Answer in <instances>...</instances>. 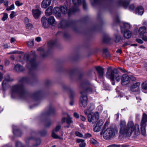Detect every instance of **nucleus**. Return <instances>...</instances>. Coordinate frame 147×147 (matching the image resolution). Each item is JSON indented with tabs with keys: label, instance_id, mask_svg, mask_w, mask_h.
<instances>
[{
	"label": "nucleus",
	"instance_id": "6",
	"mask_svg": "<svg viewBox=\"0 0 147 147\" xmlns=\"http://www.w3.org/2000/svg\"><path fill=\"white\" fill-rule=\"evenodd\" d=\"M91 89L87 88L86 91L83 90L80 92L81 96L80 98V105L81 107H85L87 104L88 98L86 94V92L90 91Z\"/></svg>",
	"mask_w": 147,
	"mask_h": 147
},
{
	"label": "nucleus",
	"instance_id": "22",
	"mask_svg": "<svg viewBox=\"0 0 147 147\" xmlns=\"http://www.w3.org/2000/svg\"><path fill=\"white\" fill-rule=\"evenodd\" d=\"M144 12L143 7L141 6H138L135 11V13L139 15H142Z\"/></svg>",
	"mask_w": 147,
	"mask_h": 147
},
{
	"label": "nucleus",
	"instance_id": "35",
	"mask_svg": "<svg viewBox=\"0 0 147 147\" xmlns=\"http://www.w3.org/2000/svg\"><path fill=\"white\" fill-rule=\"evenodd\" d=\"M60 9L63 13L65 14L67 13V7H66L61 6V7Z\"/></svg>",
	"mask_w": 147,
	"mask_h": 147
},
{
	"label": "nucleus",
	"instance_id": "8",
	"mask_svg": "<svg viewBox=\"0 0 147 147\" xmlns=\"http://www.w3.org/2000/svg\"><path fill=\"white\" fill-rule=\"evenodd\" d=\"M13 80V79L10 77L9 74H7L4 76V79L2 84L3 89L4 90H7L9 87L8 82L12 81Z\"/></svg>",
	"mask_w": 147,
	"mask_h": 147
},
{
	"label": "nucleus",
	"instance_id": "64",
	"mask_svg": "<svg viewBox=\"0 0 147 147\" xmlns=\"http://www.w3.org/2000/svg\"><path fill=\"white\" fill-rule=\"evenodd\" d=\"M80 117H81V119L82 121H85L86 120V119L85 117H84V116H83L82 115H81Z\"/></svg>",
	"mask_w": 147,
	"mask_h": 147
},
{
	"label": "nucleus",
	"instance_id": "4",
	"mask_svg": "<svg viewBox=\"0 0 147 147\" xmlns=\"http://www.w3.org/2000/svg\"><path fill=\"white\" fill-rule=\"evenodd\" d=\"M118 73V71L117 69L114 68L112 69L111 67H109L106 73V77L112 82L114 81L115 78L116 80L119 82L120 80V77Z\"/></svg>",
	"mask_w": 147,
	"mask_h": 147
},
{
	"label": "nucleus",
	"instance_id": "57",
	"mask_svg": "<svg viewBox=\"0 0 147 147\" xmlns=\"http://www.w3.org/2000/svg\"><path fill=\"white\" fill-rule=\"evenodd\" d=\"M15 13L14 11H12L11 13L10 14V16L11 18L12 19L15 16Z\"/></svg>",
	"mask_w": 147,
	"mask_h": 147
},
{
	"label": "nucleus",
	"instance_id": "61",
	"mask_svg": "<svg viewBox=\"0 0 147 147\" xmlns=\"http://www.w3.org/2000/svg\"><path fill=\"white\" fill-rule=\"evenodd\" d=\"M24 22L26 24H28V23L29 22V19L27 18H25L24 19Z\"/></svg>",
	"mask_w": 147,
	"mask_h": 147
},
{
	"label": "nucleus",
	"instance_id": "39",
	"mask_svg": "<svg viewBox=\"0 0 147 147\" xmlns=\"http://www.w3.org/2000/svg\"><path fill=\"white\" fill-rule=\"evenodd\" d=\"M34 40L31 39L28 41L27 43V45L30 47H32L34 45Z\"/></svg>",
	"mask_w": 147,
	"mask_h": 147
},
{
	"label": "nucleus",
	"instance_id": "2",
	"mask_svg": "<svg viewBox=\"0 0 147 147\" xmlns=\"http://www.w3.org/2000/svg\"><path fill=\"white\" fill-rule=\"evenodd\" d=\"M30 76V79L27 77H23L18 81V83L14 85L11 87V95H17L21 98H23L26 95V93L24 89V84L25 83H28L29 80L31 78L34 79L35 77L34 74H31L30 71H29Z\"/></svg>",
	"mask_w": 147,
	"mask_h": 147
},
{
	"label": "nucleus",
	"instance_id": "54",
	"mask_svg": "<svg viewBox=\"0 0 147 147\" xmlns=\"http://www.w3.org/2000/svg\"><path fill=\"white\" fill-rule=\"evenodd\" d=\"M120 145L112 144L107 146V147H120Z\"/></svg>",
	"mask_w": 147,
	"mask_h": 147
},
{
	"label": "nucleus",
	"instance_id": "12",
	"mask_svg": "<svg viewBox=\"0 0 147 147\" xmlns=\"http://www.w3.org/2000/svg\"><path fill=\"white\" fill-rule=\"evenodd\" d=\"M95 68L97 72L98 78L100 79L103 80L104 78V69L99 66H96Z\"/></svg>",
	"mask_w": 147,
	"mask_h": 147
},
{
	"label": "nucleus",
	"instance_id": "27",
	"mask_svg": "<svg viewBox=\"0 0 147 147\" xmlns=\"http://www.w3.org/2000/svg\"><path fill=\"white\" fill-rule=\"evenodd\" d=\"M146 32V28L145 26L140 27L138 30V32L140 37Z\"/></svg>",
	"mask_w": 147,
	"mask_h": 147
},
{
	"label": "nucleus",
	"instance_id": "29",
	"mask_svg": "<svg viewBox=\"0 0 147 147\" xmlns=\"http://www.w3.org/2000/svg\"><path fill=\"white\" fill-rule=\"evenodd\" d=\"M131 32L129 30L126 29L125 30L124 36L125 38L129 39L131 37Z\"/></svg>",
	"mask_w": 147,
	"mask_h": 147
},
{
	"label": "nucleus",
	"instance_id": "41",
	"mask_svg": "<svg viewBox=\"0 0 147 147\" xmlns=\"http://www.w3.org/2000/svg\"><path fill=\"white\" fill-rule=\"evenodd\" d=\"M56 43V42L53 40H51L48 42V45L49 47L54 46Z\"/></svg>",
	"mask_w": 147,
	"mask_h": 147
},
{
	"label": "nucleus",
	"instance_id": "24",
	"mask_svg": "<svg viewBox=\"0 0 147 147\" xmlns=\"http://www.w3.org/2000/svg\"><path fill=\"white\" fill-rule=\"evenodd\" d=\"M61 9L57 7H55L53 10L54 13L55 14V16L57 17H59L61 16Z\"/></svg>",
	"mask_w": 147,
	"mask_h": 147
},
{
	"label": "nucleus",
	"instance_id": "51",
	"mask_svg": "<svg viewBox=\"0 0 147 147\" xmlns=\"http://www.w3.org/2000/svg\"><path fill=\"white\" fill-rule=\"evenodd\" d=\"M15 4L17 6L19 7L22 5V3H20L19 1H16L15 2Z\"/></svg>",
	"mask_w": 147,
	"mask_h": 147
},
{
	"label": "nucleus",
	"instance_id": "62",
	"mask_svg": "<svg viewBox=\"0 0 147 147\" xmlns=\"http://www.w3.org/2000/svg\"><path fill=\"white\" fill-rule=\"evenodd\" d=\"M9 63H10V62L9 60H6L5 61V65H6V66L8 65L9 64Z\"/></svg>",
	"mask_w": 147,
	"mask_h": 147
},
{
	"label": "nucleus",
	"instance_id": "5",
	"mask_svg": "<svg viewBox=\"0 0 147 147\" xmlns=\"http://www.w3.org/2000/svg\"><path fill=\"white\" fill-rule=\"evenodd\" d=\"M117 131L115 128H108L103 133V137L106 140H109L113 137Z\"/></svg>",
	"mask_w": 147,
	"mask_h": 147
},
{
	"label": "nucleus",
	"instance_id": "9",
	"mask_svg": "<svg viewBox=\"0 0 147 147\" xmlns=\"http://www.w3.org/2000/svg\"><path fill=\"white\" fill-rule=\"evenodd\" d=\"M72 1L74 5V7L69 9L68 13L69 16L72 14L79 11V9L77 6L82 3L81 0H72Z\"/></svg>",
	"mask_w": 147,
	"mask_h": 147
},
{
	"label": "nucleus",
	"instance_id": "13",
	"mask_svg": "<svg viewBox=\"0 0 147 147\" xmlns=\"http://www.w3.org/2000/svg\"><path fill=\"white\" fill-rule=\"evenodd\" d=\"M121 83L123 85H125L130 83V76L127 74L123 75L121 78Z\"/></svg>",
	"mask_w": 147,
	"mask_h": 147
},
{
	"label": "nucleus",
	"instance_id": "58",
	"mask_svg": "<svg viewBox=\"0 0 147 147\" xmlns=\"http://www.w3.org/2000/svg\"><path fill=\"white\" fill-rule=\"evenodd\" d=\"M130 42L129 41H127L124 43L122 47H125L126 46L128 45H130Z\"/></svg>",
	"mask_w": 147,
	"mask_h": 147
},
{
	"label": "nucleus",
	"instance_id": "44",
	"mask_svg": "<svg viewBox=\"0 0 147 147\" xmlns=\"http://www.w3.org/2000/svg\"><path fill=\"white\" fill-rule=\"evenodd\" d=\"M16 147H24V146L20 142L17 141L16 143Z\"/></svg>",
	"mask_w": 147,
	"mask_h": 147
},
{
	"label": "nucleus",
	"instance_id": "36",
	"mask_svg": "<svg viewBox=\"0 0 147 147\" xmlns=\"http://www.w3.org/2000/svg\"><path fill=\"white\" fill-rule=\"evenodd\" d=\"M99 118V115L98 113L96 112H95L92 115V120L94 119L95 120H97Z\"/></svg>",
	"mask_w": 147,
	"mask_h": 147
},
{
	"label": "nucleus",
	"instance_id": "30",
	"mask_svg": "<svg viewBox=\"0 0 147 147\" xmlns=\"http://www.w3.org/2000/svg\"><path fill=\"white\" fill-rule=\"evenodd\" d=\"M48 22L49 25H53L55 24L56 23L54 17L53 16H51L49 18L48 20Z\"/></svg>",
	"mask_w": 147,
	"mask_h": 147
},
{
	"label": "nucleus",
	"instance_id": "47",
	"mask_svg": "<svg viewBox=\"0 0 147 147\" xmlns=\"http://www.w3.org/2000/svg\"><path fill=\"white\" fill-rule=\"evenodd\" d=\"M92 144H94L95 146H97L98 145V143L95 140L92 138Z\"/></svg>",
	"mask_w": 147,
	"mask_h": 147
},
{
	"label": "nucleus",
	"instance_id": "26",
	"mask_svg": "<svg viewBox=\"0 0 147 147\" xmlns=\"http://www.w3.org/2000/svg\"><path fill=\"white\" fill-rule=\"evenodd\" d=\"M38 51L40 52V54L42 55V57H45L47 56V53L42 47L38 48Z\"/></svg>",
	"mask_w": 147,
	"mask_h": 147
},
{
	"label": "nucleus",
	"instance_id": "21",
	"mask_svg": "<svg viewBox=\"0 0 147 147\" xmlns=\"http://www.w3.org/2000/svg\"><path fill=\"white\" fill-rule=\"evenodd\" d=\"M51 2V0H43L41 4V7L46 8L50 5Z\"/></svg>",
	"mask_w": 147,
	"mask_h": 147
},
{
	"label": "nucleus",
	"instance_id": "42",
	"mask_svg": "<svg viewBox=\"0 0 147 147\" xmlns=\"http://www.w3.org/2000/svg\"><path fill=\"white\" fill-rule=\"evenodd\" d=\"M142 87L143 89L147 90V81H146L142 84Z\"/></svg>",
	"mask_w": 147,
	"mask_h": 147
},
{
	"label": "nucleus",
	"instance_id": "50",
	"mask_svg": "<svg viewBox=\"0 0 147 147\" xmlns=\"http://www.w3.org/2000/svg\"><path fill=\"white\" fill-rule=\"evenodd\" d=\"M135 8V6L134 4L130 5L129 7V9L130 11L134 10Z\"/></svg>",
	"mask_w": 147,
	"mask_h": 147
},
{
	"label": "nucleus",
	"instance_id": "53",
	"mask_svg": "<svg viewBox=\"0 0 147 147\" xmlns=\"http://www.w3.org/2000/svg\"><path fill=\"white\" fill-rule=\"evenodd\" d=\"M109 124V122L108 121H107L105 123L103 127V130H104L106 127L108 126Z\"/></svg>",
	"mask_w": 147,
	"mask_h": 147
},
{
	"label": "nucleus",
	"instance_id": "63",
	"mask_svg": "<svg viewBox=\"0 0 147 147\" xmlns=\"http://www.w3.org/2000/svg\"><path fill=\"white\" fill-rule=\"evenodd\" d=\"M107 52H108V49H107L104 48L103 49V54Z\"/></svg>",
	"mask_w": 147,
	"mask_h": 147
},
{
	"label": "nucleus",
	"instance_id": "1",
	"mask_svg": "<svg viewBox=\"0 0 147 147\" xmlns=\"http://www.w3.org/2000/svg\"><path fill=\"white\" fill-rule=\"evenodd\" d=\"M119 132L127 137L131 135L132 137L136 138L140 134L139 125L137 124L134 125L131 121L129 122L127 125L125 121H121Z\"/></svg>",
	"mask_w": 147,
	"mask_h": 147
},
{
	"label": "nucleus",
	"instance_id": "33",
	"mask_svg": "<svg viewBox=\"0 0 147 147\" xmlns=\"http://www.w3.org/2000/svg\"><path fill=\"white\" fill-rule=\"evenodd\" d=\"M111 38L108 35L105 36L103 38V42L104 43H109L110 41Z\"/></svg>",
	"mask_w": 147,
	"mask_h": 147
},
{
	"label": "nucleus",
	"instance_id": "48",
	"mask_svg": "<svg viewBox=\"0 0 147 147\" xmlns=\"http://www.w3.org/2000/svg\"><path fill=\"white\" fill-rule=\"evenodd\" d=\"M14 5L13 4L10 6L9 7L6 9V10L7 11H10L11 10L13 9H14Z\"/></svg>",
	"mask_w": 147,
	"mask_h": 147
},
{
	"label": "nucleus",
	"instance_id": "28",
	"mask_svg": "<svg viewBox=\"0 0 147 147\" xmlns=\"http://www.w3.org/2000/svg\"><path fill=\"white\" fill-rule=\"evenodd\" d=\"M14 69L16 71L18 72L22 71L25 70V69L23 67L20 65L19 64H17L15 65Z\"/></svg>",
	"mask_w": 147,
	"mask_h": 147
},
{
	"label": "nucleus",
	"instance_id": "60",
	"mask_svg": "<svg viewBox=\"0 0 147 147\" xmlns=\"http://www.w3.org/2000/svg\"><path fill=\"white\" fill-rule=\"evenodd\" d=\"M74 117L76 118H79V115L76 112H75L74 113Z\"/></svg>",
	"mask_w": 147,
	"mask_h": 147
},
{
	"label": "nucleus",
	"instance_id": "20",
	"mask_svg": "<svg viewBox=\"0 0 147 147\" xmlns=\"http://www.w3.org/2000/svg\"><path fill=\"white\" fill-rule=\"evenodd\" d=\"M61 127V126L60 125H58L56 127L55 129L53 130L52 134V136L53 138L55 139H62L61 137L58 136L55 134L54 133L55 131L57 132L58 131L59 129H60Z\"/></svg>",
	"mask_w": 147,
	"mask_h": 147
},
{
	"label": "nucleus",
	"instance_id": "7",
	"mask_svg": "<svg viewBox=\"0 0 147 147\" xmlns=\"http://www.w3.org/2000/svg\"><path fill=\"white\" fill-rule=\"evenodd\" d=\"M147 122V115L145 113H143L140 125L141 133L143 135H145L146 134V127Z\"/></svg>",
	"mask_w": 147,
	"mask_h": 147
},
{
	"label": "nucleus",
	"instance_id": "34",
	"mask_svg": "<svg viewBox=\"0 0 147 147\" xmlns=\"http://www.w3.org/2000/svg\"><path fill=\"white\" fill-rule=\"evenodd\" d=\"M115 42L116 43H118L122 40L121 36L119 35H115Z\"/></svg>",
	"mask_w": 147,
	"mask_h": 147
},
{
	"label": "nucleus",
	"instance_id": "14",
	"mask_svg": "<svg viewBox=\"0 0 147 147\" xmlns=\"http://www.w3.org/2000/svg\"><path fill=\"white\" fill-rule=\"evenodd\" d=\"M104 123V122L102 119H100L94 125L93 130L95 132H98L100 129L101 127Z\"/></svg>",
	"mask_w": 147,
	"mask_h": 147
},
{
	"label": "nucleus",
	"instance_id": "32",
	"mask_svg": "<svg viewBox=\"0 0 147 147\" xmlns=\"http://www.w3.org/2000/svg\"><path fill=\"white\" fill-rule=\"evenodd\" d=\"M46 15L47 16H49L51 15L52 13V7H49L45 11Z\"/></svg>",
	"mask_w": 147,
	"mask_h": 147
},
{
	"label": "nucleus",
	"instance_id": "56",
	"mask_svg": "<svg viewBox=\"0 0 147 147\" xmlns=\"http://www.w3.org/2000/svg\"><path fill=\"white\" fill-rule=\"evenodd\" d=\"M76 135L80 137H83V135L80 132L78 131H76L75 132Z\"/></svg>",
	"mask_w": 147,
	"mask_h": 147
},
{
	"label": "nucleus",
	"instance_id": "31",
	"mask_svg": "<svg viewBox=\"0 0 147 147\" xmlns=\"http://www.w3.org/2000/svg\"><path fill=\"white\" fill-rule=\"evenodd\" d=\"M78 143H81L80 144V147H84L86 145V143L84 142V140L82 139H78L77 140Z\"/></svg>",
	"mask_w": 147,
	"mask_h": 147
},
{
	"label": "nucleus",
	"instance_id": "52",
	"mask_svg": "<svg viewBox=\"0 0 147 147\" xmlns=\"http://www.w3.org/2000/svg\"><path fill=\"white\" fill-rule=\"evenodd\" d=\"M130 83H131V82L135 81L136 80V78L132 76H130Z\"/></svg>",
	"mask_w": 147,
	"mask_h": 147
},
{
	"label": "nucleus",
	"instance_id": "3",
	"mask_svg": "<svg viewBox=\"0 0 147 147\" xmlns=\"http://www.w3.org/2000/svg\"><path fill=\"white\" fill-rule=\"evenodd\" d=\"M24 60L26 63V67L30 70L34 69L37 65L36 57H33L31 54H27L24 57Z\"/></svg>",
	"mask_w": 147,
	"mask_h": 147
},
{
	"label": "nucleus",
	"instance_id": "19",
	"mask_svg": "<svg viewBox=\"0 0 147 147\" xmlns=\"http://www.w3.org/2000/svg\"><path fill=\"white\" fill-rule=\"evenodd\" d=\"M32 12L34 17L37 19L40 16L41 11L38 9H33L32 10Z\"/></svg>",
	"mask_w": 147,
	"mask_h": 147
},
{
	"label": "nucleus",
	"instance_id": "40",
	"mask_svg": "<svg viewBox=\"0 0 147 147\" xmlns=\"http://www.w3.org/2000/svg\"><path fill=\"white\" fill-rule=\"evenodd\" d=\"M52 123L50 120H47L45 121V126L46 127H49L51 125Z\"/></svg>",
	"mask_w": 147,
	"mask_h": 147
},
{
	"label": "nucleus",
	"instance_id": "46",
	"mask_svg": "<svg viewBox=\"0 0 147 147\" xmlns=\"http://www.w3.org/2000/svg\"><path fill=\"white\" fill-rule=\"evenodd\" d=\"M26 27L27 28L31 29L33 28V26L30 23H28L26 24Z\"/></svg>",
	"mask_w": 147,
	"mask_h": 147
},
{
	"label": "nucleus",
	"instance_id": "49",
	"mask_svg": "<svg viewBox=\"0 0 147 147\" xmlns=\"http://www.w3.org/2000/svg\"><path fill=\"white\" fill-rule=\"evenodd\" d=\"M82 2L83 5V8L84 9H87V4L85 2L84 0L82 1Z\"/></svg>",
	"mask_w": 147,
	"mask_h": 147
},
{
	"label": "nucleus",
	"instance_id": "59",
	"mask_svg": "<svg viewBox=\"0 0 147 147\" xmlns=\"http://www.w3.org/2000/svg\"><path fill=\"white\" fill-rule=\"evenodd\" d=\"M103 55H105V57L107 58H109L111 57V55L110 54L108 53V52L106 53Z\"/></svg>",
	"mask_w": 147,
	"mask_h": 147
},
{
	"label": "nucleus",
	"instance_id": "16",
	"mask_svg": "<svg viewBox=\"0 0 147 147\" xmlns=\"http://www.w3.org/2000/svg\"><path fill=\"white\" fill-rule=\"evenodd\" d=\"M140 83V82H136L134 83L131 86L130 90L133 92H137L140 91L139 86Z\"/></svg>",
	"mask_w": 147,
	"mask_h": 147
},
{
	"label": "nucleus",
	"instance_id": "38",
	"mask_svg": "<svg viewBox=\"0 0 147 147\" xmlns=\"http://www.w3.org/2000/svg\"><path fill=\"white\" fill-rule=\"evenodd\" d=\"M66 123L68 125H70V124L73 123V121L72 120V118L69 115H67V117L66 119Z\"/></svg>",
	"mask_w": 147,
	"mask_h": 147
},
{
	"label": "nucleus",
	"instance_id": "45",
	"mask_svg": "<svg viewBox=\"0 0 147 147\" xmlns=\"http://www.w3.org/2000/svg\"><path fill=\"white\" fill-rule=\"evenodd\" d=\"M3 16L2 18V20L4 21L6 20L8 17V15L7 13H3Z\"/></svg>",
	"mask_w": 147,
	"mask_h": 147
},
{
	"label": "nucleus",
	"instance_id": "43",
	"mask_svg": "<svg viewBox=\"0 0 147 147\" xmlns=\"http://www.w3.org/2000/svg\"><path fill=\"white\" fill-rule=\"evenodd\" d=\"M144 41H147V32L140 37Z\"/></svg>",
	"mask_w": 147,
	"mask_h": 147
},
{
	"label": "nucleus",
	"instance_id": "25",
	"mask_svg": "<svg viewBox=\"0 0 147 147\" xmlns=\"http://www.w3.org/2000/svg\"><path fill=\"white\" fill-rule=\"evenodd\" d=\"M16 126L13 125V132L14 135L20 136L22 134V131L20 130L16 129Z\"/></svg>",
	"mask_w": 147,
	"mask_h": 147
},
{
	"label": "nucleus",
	"instance_id": "10",
	"mask_svg": "<svg viewBox=\"0 0 147 147\" xmlns=\"http://www.w3.org/2000/svg\"><path fill=\"white\" fill-rule=\"evenodd\" d=\"M113 21L114 24L115 23L116 24H119L120 25L121 31H123L126 30H127L130 28V26L129 24L127 23H123V26L122 27L120 25L121 22L119 20L118 16H117L113 19Z\"/></svg>",
	"mask_w": 147,
	"mask_h": 147
},
{
	"label": "nucleus",
	"instance_id": "11",
	"mask_svg": "<svg viewBox=\"0 0 147 147\" xmlns=\"http://www.w3.org/2000/svg\"><path fill=\"white\" fill-rule=\"evenodd\" d=\"M131 0H117L116 4L117 6H122L126 9L128 7Z\"/></svg>",
	"mask_w": 147,
	"mask_h": 147
},
{
	"label": "nucleus",
	"instance_id": "37",
	"mask_svg": "<svg viewBox=\"0 0 147 147\" xmlns=\"http://www.w3.org/2000/svg\"><path fill=\"white\" fill-rule=\"evenodd\" d=\"M40 92H38L34 94L32 96V97L34 99H37L40 96Z\"/></svg>",
	"mask_w": 147,
	"mask_h": 147
},
{
	"label": "nucleus",
	"instance_id": "15",
	"mask_svg": "<svg viewBox=\"0 0 147 147\" xmlns=\"http://www.w3.org/2000/svg\"><path fill=\"white\" fill-rule=\"evenodd\" d=\"M71 23L65 20H61L58 25L59 28H64L69 26Z\"/></svg>",
	"mask_w": 147,
	"mask_h": 147
},
{
	"label": "nucleus",
	"instance_id": "17",
	"mask_svg": "<svg viewBox=\"0 0 147 147\" xmlns=\"http://www.w3.org/2000/svg\"><path fill=\"white\" fill-rule=\"evenodd\" d=\"M92 108L91 106L85 112V114L88 117V120L89 122L92 121Z\"/></svg>",
	"mask_w": 147,
	"mask_h": 147
},
{
	"label": "nucleus",
	"instance_id": "55",
	"mask_svg": "<svg viewBox=\"0 0 147 147\" xmlns=\"http://www.w3.org/2000/svg\"><path fill=\"white\" fill-rule=\"evenodd\" d=\"M136 41L137 42L140 44H142L143 43V41L140 38H136Z\"/></svg>",
	"mask_w": 147,
	"mask_h": 147
},
{
	"label": "nucleus",
	"instance_id": "23",
	"mask_svg": "<svg viewBox=\"0 0 147 147\" xmlns=\"http://www.w3.org/2000/svg\"><path fill=\"white\" fill-rule=\"evenodd\" d=\"M41 21L43 27L45 28H48L49 27V24L47 23V20L45 17H42L41 19Z\"/></svg>",
	"mask_w": 147,
	"mask_h": 147
},
{
	"label": "nucleus",
	"instance_id": "18",
	"mask_svg": "<svg viewBox=\"0 0 147 147\" xmlns=\"http://www.w3.org/2000/svg\"><path fill=\"white\" fill-rule=\"evenodd\" d=\"M33 138H28L26 140V142L27 145L30 147H35L39 145L40 143V140L39 139H38L36 140V144L31 146H30L29 145V141H30Z\"/></svg>",
	"mask_w": 147,
	"mask_h": 147
}]
</instances>
